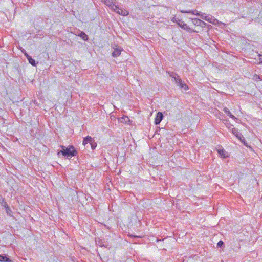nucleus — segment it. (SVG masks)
<instances>
[{"instance_id":"20e7f679","label":"nucleus","mask_w":262,"mask_h":262,"mask_svg":"<svg viewBox=\"0 0 262 262\" xmlns=\"http://www.w3.org/2000/svg\"><path fill=\"white\" fill-rule=\"evenodd\" d=\"M102 1L111 9H116L117 8L115 5L116 0H102Z\"/></svg>"},{"instance_id":"f8f14e48","label":"nucleus","mask_w":262,"mask_h":262,"mask_svg":"<svg viewBox=\"0 0 262 262\" xmlns=\"http://www.w3.org/2000/svg\"><path fill=\"white\" fill-rule=\"evenodd\" d=\"M223 111L225 113H226L231 118L234 119V120H237V118L233 116L232 113L230 112L229 110L227 107H224L223 109Z\"/></svg>"},{"instance_id":"4468645a","label":"nucleus","mask_w":262,"mask_h":262,"mask_svg":"<svg viewBox=\"0 0 262 262\" xmlns=\"http://www.w3.org/2000/svg\"><path fill=\"white\" fill-rule=\"evenodd\" d=\"M192 22L194 24L198 25H202V24H204L203 21L196 18L193 19Z\"/></svg>"},{"instance_id":"423d86ee","label":"nucleus","mask_w":262,"mask_h":262,"mask_svg":"<svg viewBox=\"0 0 262 262\" xmlns=\"http://www.w3.org/2000/svg\"><path fill=\"white\" fill-rule=\"evenodd\" d=\"M115 48L113 47L114 50L112 54V56L114 57L119 56L121 54V53L122 51V48L121 47H117V45H115Z\"/></svg>"},{"instance_id":"a211bd4d","label":"nucleus","mask_w":262,"mask_h":262,"mask_svg":"<svg viewBox=\"0 0 262 262\" xmlns=\"http://www.w3.org/2000/svg\"><path fill=\"white\" fill-rule=\"evenodd\" d=\"M91 145V148L94 150L96 148V146H97V144L95 142H91L90 143Z\"/></svg>"},{"instance_id":"9d476101","label":"nucleus","mask_w":262,"mask_h":262,"mask_svg":"<svg viewBox=\"0 0 262 262\" xmlns=\"http://www.w3.org/2000/svg\"><path fill=\"white\" fill-rule=\"evenodd\" d=\"M205 20L207 21L209 23H211L213 24H215L216 23H219V21L214 18L211 15H207V16H205Z\"/></svg>"},{"instance_id":"aec40b11","label":"nucleus","mask_w":262,"mask_h":262,"mask_svg":"<svg viewBox=\"0 0 262 262\" xmlns=\"http://www.w3.org/2000/svg\"><path fill=\"white\" fill-rule=\"evenodd\" d=\"M178 19H177L176 17H174L172 18V20L173 21L176 22V23H177V21H178Z\"/></svg>"},{"instance_id":"6e6552de","label":"nucleus","mask_w":262,"mask_h":262,"mask_svg":"<svg viewBox=\"0 0 262 262\" xmlns=\"http://www.w3.org/2000/svg\"><path fill=\"white\" fill-rule=\"evenodd\" d=\"M178 25L183 29L187 31H191L190 28L183 21L178 19L177 21Z\"/></svg>"},{"instance_id":"0eeeda50","label":"nucleus","mask_w":262,"mask_h":262,"mask_svg":"<svg viewBox=\"0 0 262 262\" xmlns=\"http://www.w3.org/2000/svg\"><path fill=\"white\" fill-rule=\"evenodd\" d=\"M114 11L116 12L117 13L119 14V15H122V16H127L129 14L128 12L124 9H122L121 8H119L117 6L116 9H112Z\"/></svg>"},{"instance_id":"2eb2a0df","label":"nucleus","mask_w":262,"mask_h":262,"mask_svg":"<svg viewBox=\"0 0 262 262\" xmlns=\"http://www.w3.org/2000/svg\"><path fill=\"white\" fill-rule=\"evenodd\" d=\"M27 56H28L27 59L28 60L29 63L33 66H36L35 61L33 58H32L30 56L27 55Z\"/></svg>"},{"instance_id":"ddd939ff","label":"nucleus","mask_w":262,"mask_h":262,"mask_svg":"<svg viewBox=\"0 0 262 262\" xmlns=\"http://www.w3.org/2000/svg\"><path fill=\"white\" fill-rule=\"evenodd\" d=\"M92 140H93V138L91 136H88L87 137H86L84 138L83 141V144L84 145H85L88 143H91V142H92Z\"/></svg>"},{"instance_id":"1a4fd4ad","label":"nucleus","mask_w":262,"mask_h":262,"mask_svg":"<svg viewBox=\"0 0 262 262\" xmlns=\"http://www.w3.org/2000/svg\"><path fill=\"white\" fill-rule=\"evenodd\" d=\"M163 118V115L162 113L158 112L156 116L155 119V124L156 125L159 124L161 121L162 120Z\"/></svg>"},{"instance_id":"6ab92c4d","label":"nucleus","mask_w":262,"mask_h":262,"mask_svg":"<svg viewBox=\"0 0 262 262\" xmlns=\"http://www.w3.org/2000/svg\"><path fill=\"white\" fill-rule=\"evenodd\" d=\"M223 244H224V243H223V242L222 241H220L217 243V246L220 247V246H221L222 245H223Z\"/></svg>"},{"instance_id":"412c9836","label":"nucleus","mask_w":262,"mask_h":262,"mask_svg":"<svg viewBox=\"0 0 262 262\" xmlns=\"http://www.w3.org/2000/svg\"><path fill=\"white\" fill-rule=\"evenodd\" d=\"M227 127H228L229 128V129H230L231 130V128H233V127H233V125H230V126H227Z\"/></svg>"},{"instance_id":"dca6fc26","label":"nucleus","mask_w":262,"mask_h":262,"mask_svg":"<svg viewBox=\"0 0 262 262\" xmlns=\"http://www.w3.org/2000/svg\"><path fill=\"white\" fill-rule=\"evenodd\" d=\"M79 36L84 40H87L88 39V37L86 34L84 32H81L79 34Z\"/></svg>"},{"instance_id":"5701e85b","label":"nucleus","mask_w":262,"mask_h":262,"mask_svg":"<svg viewBox=\"0 0 262 262\" xmlns=\"http://www.w3.org/2000/svg\"><path fill=\"white\" fill-rule=\"evenodd\" d=\"M4 207L6 208H8V205L6 204V203H5V204L4 205Z\"/></svg>"},{"instance_id":"9b49d317","label":"nucleus","mask_w":262,"mask_h":262,"mask_svg":"<svg viewBox=\"0 0 262 262\" xmlns=\"http://www.w3.org/2000/svg\"><path fill=\"white\" fill-rule=\"evenodd\" d=\"M217 152L223 158H225L228 157L227 152L223 149H217Z\"/></svg>"},{"instance_id":"7ed1b4c3","label":"nucleus","mask_w":262,"mask_h":262,"mask_svg":"<svg viewBox=\"0 0 262 262\" xmlns=\"http://www.w3.org/2000/svg\"><path fill=\"white\" fill-rule=\"evenodd\" d=\"M181 12L184 13H191L193 15H199L200 16L201 18L205 20V16H207V15H206L205 13H198V11L196 10H181Z\"/></svg>"},{"instance_id":"39448f33","label":"nucleus","mask_w":262,"mask_h":262,"mask_svg":"<svg viewBox=\"0 0 262 262\" xmlns=\"http://www.w3.org/2000/svg\"><path fill=\"white\" fill-rule=\"evenodd\" d=\"M231 131L232 134L234 135L238 139H239L242 142L244 143V141L245 140V138L237 129L235 128H232Z\"/></svg>"},{"instance_id":"b1692460","label":"nucleus","mask_w":262,"mask_h":262,"mask_svg":"<svg viewBox=\"0 0 262 262\" xmlns=\"http://www.w3.org/2000/svg\"><path fill=\"white\" fill-rule=\"evenodd\" d=\"M259 60H260V62H261V63H262V59H261V58H260Z\"/></svg>"},{"instance_id":"f257e3e1","label":"nucleus","mask_w":262,"mask_h":262,"mask_svg":"<svg viewBox=\"0 0 262 262\" xmlns=\"http://www.w3.org/2000/svg\"><path fill=\"white\" fill-rule=\"evenodd\" d=\"M61 148L62 150L57 154L59 157H60V154H62V156H66L67 158L72 157L76 154V151L72 146H70L69 148H66L64 146H61Z\"/></svg>"},{"instance_id":"4be33fe9","label":"nucleus","mask_w":262,"mask_h":262,"mask_svg":"<svg viewBox=\"0 0 262 262\" xmlns=\"http://www.w3.org/2000/svg\"><path fill=\"white\" fill-rule=\"evenodd\" d=\"M24 54H25V55L26 56V57H27V58H28V56H27V55H28V54H27V53H26V52H24Z\"/></svg>"},{"instance_id":"f3484780","label":"nucleus","mask_w":262,"mask_h":262,"mask_svg":"<svg viewBox=\"0 0 262 262\" xmlns=\"http://www.w3.org/2000/svg\"><path fill=\"white\" fill-rule=\"evenodd\" d=\"M0 261L11 262V260L8 258H7L6 256L0 255Z\"/></svg>"},{"instance_id":"f03ea898","label":"nucleus","mask_w":262,"mask_h":262,"mask_svg":"<svg viewBox=\"0 0 262 262\" xmlns=\"http://www.w3.org/2000/svg\"><path fill=\"white\" fill-rule=\"evenodd\" d=\"M171 77L173 79L174 81L178 84L179 87L183 88L185 91H187L189 89L188 86L185 83H183L181 79L179 78L178 76H176L171 75Z\"/></svg>"}]
</instances>
